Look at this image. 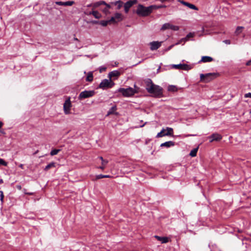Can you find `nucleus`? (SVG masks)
<instances>
[{
	"instance_id": "obj_1",
	"label": "nucleus",
	"mask_w": 251,
	"mask_h": 251,
	"mask_svg": "<svg viewBox=\"0 0 251 251\" xmlns=\"http://www.w3.org/2000/svg\"><path fill=\"white\" fill-rule=\"evenodd\" d=\"M146 83V89L149 93L153 94L155 97H161L162 95V88L153 84L151 79H148Z\"/></svg>"
},
{
	"instance_id": "obj_2",
	"label": "nucleus",
	"mask_w": 251,
	"mask_h": 251,
	"mask_svg": "<svg viewBox=\"0 0 251 251\" xmlns=\"http://www.w3.org/2000/svg\"><path fill=\"white\" fill-rule=\"evenodd\" d=\"M154 5H151L145 7L142 4H139L136 10V13L138 15L142 17H146L152 13Z\"/></svg>"
},
{
	"instance_id": "obj_3",
	"label": "nucleus",
	"mask_w": 251,
	"mask_h": 251,
	"mask_svg": "<svg viewBox=\"0 0 251 251\" xmlns=\"http://www.w3.org/2000/svg\"><path fill=\"white\" fill-rule=\"evenodd\" d=\"M117 92L122 93V95L124 97H129L133 96L135 93H137L138 91L129 87L127 88H120L116 91V92Z\"/></svg>"
},
{
	"instance_id": "obj_4",
	"label": "nucleus",
	"mask_w": 251,
	"mask_h": 251,
	"mask_svg": "<svg viewBox=\"0 0 251 251\" xmlns=\"http://www.w3.org/2000/svg\"><path fill=\"white\" fill-rule=\"evenodd\" d=\"M218 74L216 73H207L205 74H201L200 78L201 81L204 82H209L212 79L216 77Z\"/></svg>"
},
{
	"instance_id": "obj_5",
	"label": "nucleus",
	"mask_w": 251,
	"mask_h": 251,
	"mask_svg": "<svg viewBox=\"0 0 251 251\" xmlns=\"http://www.w3.org/2000/svg\"><path fill=\"white\" fill-rule=\"evenodd\" d=\"M115 85V83L111 80L104 79L101 81L99 85V88L105 89L106 88H111Z\"/></svg>"
},
{
	"instance_id": "obj_6",
	"label": "nucleus",
	"mask_w": 251,
	"mask_h": 251,
	"mask_svg": "<svg viewBox=\"0 0 251 251\" xmlns=\"http://www.w3.org/2000/svg\"><path fill=\"white\" fill-rule=\"evenodd\" d=\"M96 92L94 90H85L80 93L78 96V100H81L92 97L94 96Z\"/></svg>"
},
{
	"instance_id": "obj_7",
	"label": "nucleus",
	"mask_w": 251,
	"mask_h": 251,
	"mask_svg": "<svg viewBox=\"0 0 251 251\" xmlns=\"http://www.w3.org/2000/svg\"><path fill=\"white\" fill-rule=\"evenodd\" d=\"M70 99V97L68 98L63 104V110L65 114H69L70 113V109L72 107V103Z\"/></svg>"
},
{
	"instance_id": "obj_8",
	"label": "nucleus",
	"mask_w": 251,
	"mask_h": 251,
	"mask_svg": "<svg viewBox=\"0 0 251 251\" xmlns=\"http://www.w3.org/2000/svg\"><path fill=\"white\" fill-rule=\"evenodd\" d=\"M137 0H128L124 4V11L126 13L129 12V9L134 5L137 3Z\"/></svg>"
},
{
	"instance_id": "obj_9",
	"label": "nucleus",
	"mask_w": 251,
	"mask_h": 251,
	"mask_svg": "<svg viewBox=\"0 0 251 251\" xmlns=\"http://www.w3.org/2000/svg\"><path fill=\"white\" fill-rule=\"evenodd\" d=\"M172 68L176 69L188 71L191 69V67L186 64H174Z\"/></svg>"
},
{
	"instance_id": "obj_10",
	"label": "nucleus",
	"mask_w": 251,
	"mask_h": 251,
	"mask_svg": "<svg viewBox=\"0 0 251 251\" xmlns=\"http://www.w3.org/2000/svg\"><path fill=\"white\" fill-rule=\"evenodd\" d=\"M208 138L210 140L209 142L212 143L214 141H220L222 139V136L219 133H214L208 136Z\"/></svg>"
},
{
	"instance_id": "obj_11",
	"label": "nucleus",
	"mask_w": 251,
	"mask_h": 251,
	"mask_svg": "<svg viewBox=\"0 0 251 251\" xmlns=\"http://www.w3.org/2000/svg\"><path fill=\"white\" fill-rule=\"evenodd\" d=\"M162 42H158V41H153L150 43V49L151 50H156L159 49L162 44Z\"/></svg>"
},
{
	"instance_id": "obj_12",
	"label": "nucleus",
	"mask_w": 251,
	"mask_h": 251,
	"mask_svg": "<svg viewBox=\"0 0 251 251\" xmlns=\"http://www.w3.org/2000/svg\"><path fill=\"white\" fill-rule=\"evenodd\" d=\"M178 1L180 2L181 4H182L184 5H185L187 7H188L189 8L195 10H198V8L194 4L189 3L188 2H186L184 0H178Z\"/></svg>"
},
{
	"instance_id": "obj_13",
	"label": "nucleus",
	"mask_w": 251,
	"mask_h": 251,
	"mask_svg": "<svg viewBox=\"0 0 251 251\" xmlns=\"http://www.w3.org/2000/svg\"><path fill=\"white\" fill-rule=\"evenodd\" d=\"M55 3L58 5L61 6H72L74 3V1H68L66 2L63 1H56Z\"/></svg>"
},
{
	"instance_id": "obj_14",
	"label": "nucleus",
	"mask_w": 251,
	"mask_h": 251,
	"mask_svg": "<svg viewBox=\"0 0 251 251\" xmlns=\"http://www.w3.org/2000/svg\"><path fill=\"white\" fill-rule=\"evenodd\" d=\"M120 73L118 71L115 70L110 72L108 74V77L110 80L112 77H118L120 75Z\"/></svg>"
},
{
	"instance_id": "obj_15",
	"label": "nucleus",
	"mask_w": 251,
	"mask_h": 251,
	"mask_svg": "<svg viewBox=\"0 0 251 251\" xmlns=\"http://www.w3.org/2000/svg\"><path fill=\"white\" fill-rule=\"evenodd\" d=\"M175 145V143L172 141H169L167 142H165V143H162L160 145L161 147H166L169 148L172 146H174Z\"/></svg>"
},
{
	"instance_id": "obj_16",
	"label": "nucleus",
	"mask_w": 251,
	"mask_h": 251,
	"mask_svg": "<svg viewBox=\"0 0 251 251\" xmlns=\"http://www.w3.org/2000/svg\"><path fill=\"white\" fill-rule=\"evenodd\" d=\"M111 4L112 5H114L117 6V9L119 10L121 8V7L124 6V2L120 0H117L115 2H111Z\"/></svg>"
},
{
	"instance_id": "obj_17",
	"label": "nucleus",
	"mask_w": 251,
	"mask_h": 251,
	"mask_svg": "<svg viewBox=\"0 0 251 251\" xmlns=\"http://www.w3.org/2000/svg\"><path fill=\"white\" fill-rule=\"evenodd\" d=\"M213 60V58L210 56H203L201 57V60L199 61V62H210Z\"/></svg>"
},
{
	"instance_id": "obj_18",
	"label": "nucleus",
	"mask_w": 251,
	"mask_h": 251,
	"mask_svg": "<svg viewBox=\"0 0 251 251\" xmlns=\"http://www.w3.org/2000/svg\"><path fill=\"white\" fill-rule=\"evenodd\" d=\"M154 237L157 239L158 241H160L162 243H166L168 242V238L166 237H160L155 235Z\"/></svg>"
},
{
	"instance_id": "obj_19",
	"label": "nucleus",
	"mask_w": 251,
	"mask_h": 251,
	"mask_svg": "<svg viewBox=\"0 0 251 251\" xmlns=\"http://www.w3.org/2000/svg\"><path fill=\"white\" fill-rule=\"evenodd\" d=\"M103 4H105V1L103 0H100L93 3V9H95L101 5H103Z\"/></svg>"
},
{
	"instance_id": "obj_20",
	"label": "nucleus",
	"mask_w": 251,
	"mask_h": 251,
	"mask_svg": "<svg viewBox=\"0 0 251 251\" xmlns=\"http://www.w3.org/2000/svg\"><path fill=\"white\" fill-rule=\"evenodd\" d=\"M55 165H56V163L55 162H50L45 167V168H44V170L45 171H47L50 168L55 167V166H56Z\"/></svg>"
},
{
	"instance_id": "obj_21",
	"label": "nucleus",
	"mask_w": 251,
	"mask_h": 251,
	"mask_svg": "<svg viewBox=\"0 0 251 251\" xmlns=\"http://www.w3.org/2000/svg\"><path fill=\"white\" fill-rule=\"evenodd\" d=\"M92 15L95 18L98 19H100L102 17L101 14L98 11H95L93 10L92 11Z\"/></svg>"
},
{
	"instance_id": "obj_22",
	"label": "nucleus",
	"mask_w": 251,
	"mask_h": 251,
	"mask_svg": "<svg viewBox=\"0 0 251 251\" xmlns=\"http://www.w3.org/2000/svg\"><path fill=\"white\" fill-rule=\"evenodd\" d=\"M93 80V75L92 72H89L86 78V81L88 82H92Z\"/></svg>"
},
{
	"instance_id": "obj_23",
	"label": "nucleus",
	"mask_w": 251,
	"mask_h": 251,
	"mask_svg": "<svg viewBox=\"0 0 251 251\" xmlns=\"http://www.w3.org/2000/svg\"><path fill=\"white\" fill-rule=\"evenodd\" d=\"M117 110V106L116 105L113 106L109 110V111L107 112V115L114 114H115V112Z\"/></svg>"
},
{
	"instance_id": "obj_24",
	"label": "nucleus",
	"mask_w": 251,
	"mask_h": 251,
	"mask_svg": "<svg viewBox=\"0 0 251 251\" xmlns=\"http://www.w3.org/2000/svg\"><path fill=\"white\" fill-rule=\"evenodd\" d=\"M194 34L193 33L190 32L188 33L185 38H182L181 40H184V43L189 40L190 38L193 37Z\"/></svg>"
},
{
	"instance_id": "obj_25",
	"label": "nucleus",
	"mask_w": 251,
	"mask_h": 251,
	"mask_svg": "<svg viewBox=\"0 0 251 251\" xmlns=\"http://www.w3.org/2000/svg\"><path fill=\"white\" fill-rule=\"evenodd\" d=\"M166 130L167 132L164 133L166 136H173V129L171 127H167Z\"/></svg>"
},
{
	"instance_id": "obj_26",
	"label": "nucleus",
	"mask_w": 251,
	"mask_h": 251,
	"mask_svg": "<svg viewBox=\"0 0 251 251\" xmlns=\"http://www.w3.org/2000/svg\"><path fill=\"white\" fill-rule=\"evenodd\" d=\"M168 90L170 92H176L178 90L177 88L175 85H169L168 87Z\"/></svg>"
},
{
	"instance_id": "obj_27",
	"label": "nucleus",
	"mask_w": 251,
	"mask_h": 251,
	"mask_svg": "<svg viewBox=\"0 0 251 251\" xmlns=\"http://www.w3.org/2000/svg\"><path fill=\"white\" fill-rule=\"evenodd\" d=\"M170 23H165L162 26L161 28V30H165L166 29H170Z\"/></svg>"
},
{
	"instance_id": "obj_28",
	"label": "nucleus",
	"mask_w": 251,
	"mask_h": 251,
	"mask_svg": "<svg viewBox=\"0 0 251 251\" xmlns=\"http://www.w3.org/2000/svg\"><path fill=\"white\" fill-rule=\"evenodd\" d=\"M198 149L195 148L193 149L190 152L189 155L192 157H195L197 155V153L198 151Z\"/></svg>"
},
{
	"instance_id": "obj_29",
	"label": "nucleus",
	"mask_w": 251,
	"mask_h": 251,
	"mask_svg": "<svg viewBox=\"0 0 251 251\" xmlns=\"http://www.w3.org/2000/svg\"><path fill=\"white\" fill-rule=\"evenodd\" d=\"M114 18H115V20H118V22L121 21L122 20V14L119 13H116L114 15Z\"/></svg>"
},
{
	"instance_id": "obj_30",
	"label": "nucleus",
	"mask_w": 251,
	"mask_h": 251,
	"mask_svg": "<svg viewBox=\"0 0 251 251\" xmlns=\"http://www.w3.org/2000/svg\"><path fill=\"white\" fill-rule=\"evenodd\" d=\"M111 176L109 175H98L96 176V178L97 179H101L102 178H110Z\"/></svg>"
},
{
	"instance_id": "obj_31",
	"label": "nucleus",
	"mask_w": 251,
	"mask_h": 251,
	"mask_svg": "<svg viewBox=\"0 0 251 251\" xmlns=\"http://www.w3.org/2000/svg\"><path fill=\"white\" fill-rule=\"evenodd\" d=\"M60 151H61V150H60V149H53L50 152V154L51 156H53L54 155L57 154Z\"/></svg>"
},
{
	"instance_id": "obj_32",
	"label": "nucleus",
	"mask_w": 251,
	"mask_h": 251,
	"mask_svg": "<svg viewBox=\"0 0 251 251\" xmlns=\"http://www.w3.org/2000/svg\"><path fill=\"white\" fill-rule=\"evenodd\" d=\"M108 161H103V162H101V165L100 167H99L98 168L103 170L105 169V166L106 165H107V164L108 163Z\"/></svg>"
},
{
	"instance_id": "obj_33",
	"label": "nucleus",
	"mask_w": 251,
	"mask_h": 251,
	"mask_svg": "<svg viewBox=\"0 0 251 251\" xmlns=\"http://www.w3.org/2000/svg\"><path fill=\"white\" fill-rule=\"evenodd\" d=\"M164 131H165V129H162V130L160 132L157 133V134L156 135V137L159 138V137H162L163 136H166V135H164V133H165Z\"/></svg>"
},
{
	"instance_id": "obj_34",
	"label": "nucleus",
	"mask_w": 251,
	"mask_h": 251,
	"mask_svg": "<svg viewBox=\"0 0 251 251\" xmlns=\"http://www.w3.org/2000/svg\"><path fill=\"white\" fill-rule=\"evenodd\" d=\"M179 29V26L170 24V29L174 31H177Z\"/></svg>"
},
{
	"instance_id": "obj_35",
	"label": "nucleus",
	"mask_w": 251,
	"mask_h": 251,
	"mask_svg": "<svg viewBox=\"0 0 251 251\" xmlns=\"http://www.w3.org/2000/svg\"><path fill=\"white\" fill-rule=\"evenodd\" d=\"M244 28L243 26H238L236 28V31L235 32V34L237 35L239 34L242 32V29Z\"/></svg>"
},
{
	"instance_id": "obj_36",
	"label": "nucleus",
	"mask_w": 251,
	"mask_h": 251,
	"mask_svg": "<svg viewBox=\"0 0 251 251\" xmlns=\"http://www.w3.org/2000/svg\"><path fill=\"white\" fill-rule=\"evenodd\" d=\"M108 24V20H102L100 21V25L103 26H106Z\"/></svg>"
},
{
	"instance_id": "obj_37",
	"label": "nucleus",
	"mask_w": 251,
	"mask_h": 251,
	"mask_svg": "<svg viewBox=\"0 0 251 251\" xmlns=\"http://www.w3.org/2000/svg\"><path fill=\"white\" fill-rule=\"evenodd\" d=\"M108 24H111V23L116 24V23H117L118 22V21H117L115 20V18H114V17H112L110 18V19L108 20Z\"/></svg>"
},
{
	"instance_id": "obj_38",
	"label": "nucleus",
	"mask_w": 251,
	"mask_h": 251,
	"mask_svg": "<svg viewBox=\"0 0 251 251\" xmlns=\"http://www.w3.org/2000/svg\"><path fill=\"white\" fill-rule=\"evenodd\" d=\"M1 165L6 166L7 165V163L6 161H5L3 159L0 158V166Z\"/></svg>"
},
{
	"instance_id": "obj_39",
	"label": "nucleus",
	"mask_w": 251,
	"mask_h": 251,
	"mask_svg": "<svg viewBox=\"0 0 251 251\" xmlns=\"http://www.w3.org/2000/svg\"><path fill=\"white\" fill-rule=\"evenodd\" d=\"M0 200L1 202V203H3V198H4V195L3 191L0 190Z\"/></svg>"
},
{
	"instance_id": "obj_40",
	"label": "nucleus",
	"mask_w": 251,
	"mask_h": 251,
	"mask_svg": "<svg viewBox=\"0 0 251 251\" xmlns=\"http://www.w3.org/2000/svg\"><path fill=\"white\" fill-rule=\"evenodd\" d=\"M154 8H156L157 9L166 8L167 7V6L165 5H157V6H156V5H154Z\"/></svg>"
},
{
	"instance_id": "obj_41",
	"label": "nucleus",
	"mask_w": 251,
	"mask_h": 251,
	"mask_svg": "<svg viewBox=\"0 0 251 251\" xmlns=\"http://www.w3.org/2000/svg\"><path fill=\"white\" fill-rule=\"evenodd\" d=\"M103 5H105L106 6L105 8L108 9L111 8V5H112V4H111V3L109 4V3H107L105 2V4H103Z\"/></svg>"
},
{
	"instance_id": "obj_42",
	"label": "nucleus",
	"mask_w": 251,
	"mask_h": 251,
	"mask_svg": "<svg viewBox=\"0 0 251 251\" xmlns=\"http://www.w3.org/2000/svg\"><path fill=\"white\" fill-rule=\"evenodd\" d=\"M106 68L104 67H100L99 69V71L100 73H102L106 70Z\"/></svg>"
},
{
	"instance_id": "obj_43",
	"label": "nucleus",
	"mask_w": 251,
	"mask_h": 251,
	"mask_svg": "<svg viewBox=\"0 0 251 251\" xmlns=\"http://www.w3.org/2000/svg\"><path fill=\"white\" fill-rule=\"evenodd\" d=\"M244 97L245 98H251V93H248L246 94Z\"/></svg>"
},
{
	"instance_id": "obj_44",
	"label": "nucleus",
	"mask_w": 251,
	"mask_h": 251,
	"mask_svg": "<svg viewBox=\"0 0 251 251\" xmlns=\"http://www.w3.org/2000/svg\"><path fill=\"white\" fill-rule=\"evenodd\" d=\"M91 23L93 24H100V21H92Z\"/></svg>"
},
{
	"instance_id": "obj_45",
	"label": "nucleus",
	"mask_w": 251,
	"mask_h": 251,
	"mask_svg": "<svg viewBox=\"0 0 251 251\" xmlns=\"http://www.w3.org/2000/svg\"><path fill=\"white\" fill-rule=\"evenodd\" d=\"M225 44L229 45L230 44V41L229 40H225L223 41Z\"/></svg>"
},
{
	"instance_id": "obj_46",
	"label": "nucleus",
	"mask_w": 251,
	"mask_h": 251,
	"mask_svg": "<svg viewBox=\"0 0 251 251\" xmlns=\"http://www.w3.org/2000/svg\"><path fill=\"white\" fill-rule=\"evenodd\" d=\"M174 46V45H172L171 46H170L167 49H166V50L167 51H168L169 50H170Z\"/></svg>"
},
{
	"instance_id": "obj_47",
	"label": "nucleus",
	"mask_w": 251,
	"mask_h": 251,
	"mask_svg": "<svg viewBox=\"0 0 251 251\" xmlns=\"http://www.w3.org/2000/svg\"><path fill=\"white\" fill-rule=\"evenodd\" d=\"M85 14L88 16L91 15H92V11L89 12H85Z\"/></svg>"
},
{
	"instance_id": "obj_48",
	"label": "nucleus",
	"mask_w": 251,
	"mask_h": 251,
	"mask_svg": "<svg viewBox=\"0 0 251 251\" xmlns=\"http://www.w3.org/2000/svg\"><path fill=\"white\" fill-rule=\"evenodd\" d=\"M98 158L100 159L101 161V162L106 161V160L103 159V158L102 156H99V157H98Z\"/></svg>"
},
{
	"instance_id": "obj_49",
	"label": "nucleus",
	"mask_w": 251,
	"mask_h": 251,
	"mask_svg": "<svg viewBox=\"0 0 251 251\" xmlns=\"http://www.w3.org/2000/svg\"><path fill=\"white\" fill-rule=\"evenodd\" d=\"M246 65L247 66H250L251 65V60L248 61L247 63H246Z\"/></svg>"
},
{
	"instance_id": "obj_50",
	"label": "nucleus",
	"mask_w": 251,
	"mask_h": 251,
	"mask_svg": "<svg viewBox=\"0 0 251 251\" xmlns=\"http://www.w3.org/2000/svg\"><path fill=\"white\" fill-rule=\"evenodd\" d=\"M103 12H104L105 13H107L108 12V9L105 8L103 10Z\"/></svg>"
},
{
	"instance_id": "obj_51",
	"label": "nucleus",
	"mask_w": 251,
	"mask_h": 251,
	"mask_svg": "<svg viewBox=\"0 0 251 251\" xmlns=\"http://www.w3.org/2000/svg\"><path fill=\"white\" fill-rule=\"evenodd\" d=\"M182 42H184V40H181V39L179 41L178 43L176 44V45H178L181 44Z\"/></svg>"
},
{
	"instance_id": "obj_52",
	"label": "nucleus",
	"mask_w": 251,
	"mask_h": 251,
	"mask_svg": "<svg viewBox=\"0 0 251 251\" xmlns=\"http://www.w3.org/2000/svg\"><path fill=\"white\" fill-rule=\"evenodd\" d=\"M3 125V123L2 122H0V129L2 127Z\"/></svg>"
},
{
	"instance_id": "obj_53",
	"label": "nucleus",
	"mask_w": 251,
	"mask_h": 251,
	"mask_svg": "<svg viewBox=\"0 0 251 251\" xmlns=\"http://www.w3.org/2000/svg\"><path fill=\"white\" fill-rule=\"evenodd\" d=\"M19 167L21 168V169H23L24 168V165L22 164H21L19 166Z\"/></svg>"
},
{
	"instance_id": "obj_54",
	"label": "nucleus",
	"mask_w": 251,
	"mask_h": 251,
	"mask_svg": "<svg viewBox=\"0 0 251 251\" xmlns=\"http://www.w3.org/2000/svg\"><path fill=\"white\" fill-rule=\"evenodd\" d=\"M87 7H91L92 6L93 7V3H91V4H88L87 5Z\"/></svg>"
},
{
	"instance_id": "obj_55",
	"label": "nucleus",
	"mask_w": 251,
	"mask_h": 251,
	"mask_svg": "<svg viewBox=\"0 0 251 251\" xmlns=\"http://www.w3.org/2000/svg\"><path fill=\"white\" fill-rule=\"evenodd\" d=\"M160 69V67H159L158 68V69H157V73H158V72H159V71Z\"/></svg>"
},
{
	"instance_id": "obj_56",
	"label": "nucleus",
	"mask_w": 251,
	"mask_h": 251,
	"mask_svg": "<svg viewBox=\"0 0 251 251\" xmlns=\"http://www.w3.org/2000/svg\"><path fill=\"white\" fill-rule=\"evenodd\" d=\"M17 188H19V189H21V186H18Z\"/></svg>"
},
{
	"instance_id": "obj_57",
	"label": "nucleus",
	"mask_w": 251,
	"mask_h": 251,
	"mask_svg": "<svg viewBox=\"0 0 251 251\" xmlns=\"http://www.w3.org/2000/svg\"><path fill=\"white\" fill-rule=\"evenodd\" d=\"M38 152V151H36L34 153V154H36V153H37V152Z\"/></svg>"
},
{
	"instance_id": "obj_58",
	"label": "nucleus",
	"mask_w": 251,
	"mask_h": 251,
	"mask_svg": "<svg viewBox=\"0 0 251 251\" xmlns=\"http://www.w3.org/2000/svg\"><path fill=\"white\" fill-rule=\"evenodd\" d=\"M2 182H3V180H2V179H1L0 180V183H2Z\"/></svg>"
},
{
	"instance_id": "obj_59",
	"label": "nucleus",
	"mask_w": 251,
	"mask_h": 251,
	"mask_svg": "<svg viewBox=\"0 0 251 251\" xmlns=\"http://www.w3.org/2000/svg\"><path fill=\"white\" fill-rule=\"evenodd\" d=\"M144 126V125H143L141 126L140 127H143Z\"/></svg>"
},
{
	"instance_id": "obj_60",
	"label": "nucleus",
	"mask_w": 251,
	"mask_h": 251,
	"mask_svg": "<svg viewBox=\"0 0 251 251\" xmlns=\"http://www.w3.org/2000/svg\"><path fill=\"white\" fill-rule=\"evenodd\" d=\"M250 113L251 114V109L250 111Z\"/></svg>"
},
{
	"instance_id": "obj_61",
	"label": "nucleus",
	"mask_w": 251,
	"mask_h": 251,
	"mask_svg": "<svg viewBox=\"0 0 251 251\" xmlns=\"http://www.w3.org/2000/svg\"><path fill=\"white\" fill-rule=\"evenodd\" d=\"M189 136H194V135L190 134Z\"/></svg>"
}]
</instances>
